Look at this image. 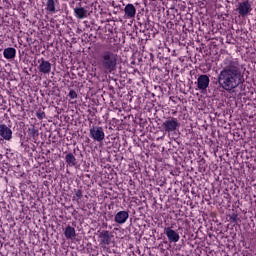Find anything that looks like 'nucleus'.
<instances>
[{
	"label": "nucleus",
	"mask_w": 256,
	"mask_h": 256,
	"mask_svg": "<svg viewBox=\"0 0 256 256\" xmlns=\"http://www.w3.org/2000/svg\"><path fill=\"white\" fill-rule=\"evenodd\" d=\"M36 117H38V119H45V112L42 110H38L36 113Z\"/></svg>",
	"instance_id": "obj_20"
},
{
	"label": "nucleus",
	"mask_w": 256,
	"mask_h": 256,
	"mask_svg": "<svg viewBox=\"0 0 256 256\" xmlns=\"http://www.w3.org/2000/svg\"><path fill=\"white\" fill-rule=\"evenodd\" d=\"M119 61V55L116 51L106 50L100 54L98 65L104 73H113L117 70V62Z\"/></svg>",
	"instance_id": "obj_2"
},
{
	"label": "nucleus",
	"mask_w": 256,
	"mask_h": 256,
	"mask_svg": "<svg viewBox=\"0 0 256 256\" xmlns=\"http://www.w3.org/2000/svg\"><path fill=\"white\" fill-rule=\"evenodd\" d=\"M127 219H129V212L127 211H119L114 217L115 223H119V225L127 223Z\"/></svg>",
	"instance_id": "obj_10"
},
{
	"label": "nucleus",
	"mask_w": 256,
	"mask_h": 256,
	"mask_svg": "<svg viewBox=\"0 0 256 256\" xmlns=\"http://www.w3.org/2000/svg\"><path fill=\"white\" fill-rule=\"evenodd\" d=\"M68 97H70V99H77V92L75 90H70Z\"/></svg>",
	"instance_id": "obj_19"
},
{
	"label": "nucleus",
	"mask_w": 256,
	"mask_h": 256,
	"mask_svg": "<svg viewBox=\"0 0 256 256\" xmlns=\"http://www.w3.org/2000/svg\"><path fill=\"white\" fill-rule=\"evenodd\" d=\"M38 63V71L40 73H43L44 75H49V73H51V62L45 60V58H41L38 60Z\"/></svg>",
	"instance_id": "obj_7"
},
{
	"label": "nucleus",
	"mask_w": 256,
	"mask_h": 256,
	"mask_svg": "<svg viewBox=\"0 0 256 256\" xmlns=\"http://www.w3.org/2000/svg\"><path fill=\"white\" fill-rule=\"evenodd\" d=\"M65 159H66V163H68L70 167H75V165H77V159L72 153L67 154Z\"/></svg>",
	"instance_id": "obj_17"
},
{
	"label": "nucleus",
	"mask_w": 256,
	"mask_h": 256,
	"mask_svg": "<svg viewBox=\"0 0 256 256\" xmlns=\"http://www.w3.org/2000/svg\"><path fill=\"white\" fill-rule=\"evenodd\" d=\"M0 137L4 138L5 141H11V139H13V131L11 130V128H8L7 125L1 124Z\"/></svg>",
	"instance_id": "obj_8"
},
{
	"label": "nucleus",
	"mask_w": 256,
	"mask_h": 256,
	"mask_svg": "<svg viewBox=\"0 0 256 256\" xmlns=\"http://www.w3.org/2000/svg\"><path fill=\"white\" fill-rule=\"evenodd\" d=\"M3 55L5 59H15V55H17V50L15 48H6L4 49Z\"/></svg>",
	"instance_id": "obj_14"
},
{
	"label": "nucleus",
	"mask_w": 256,
	"mask_h": 256,
	"mask_svg": "<svg viewBox=\"0 0 256 256\" xmlns=\"http://www.w3.org/2000/svg\"><path fill=\"white\" fill-rule=\"evenodd\" d=\"M100 237H102L101 243L104 245H110L111 244V235L109 234V231L104 230L100 233Z\"/></svg>",
	"instance_id": "obj_15"
},
{
	"label": "nucleus",
	"mask_w": 256,
	"mask_h": 256,
	"mask_svg": "<svg viewBox=\"0 0 256 256\" xmlns=\"http://www.w3.org/2000/svg\"><path fill=\"white\" fill-rule=\"evenodd\" d=\"M74 193H75V195L73 196V201L79 202V200L82 199V197H83V192L78 189V190H74Z\"/></svg>",
	"instance_id": "obj_18"
},
{
	"label": "nucleus",
	"mask_w": 256,
	"mask_h": 256,
	"mask_svg": "<svg viewBox=\"0 0 256 256\" xmlns=\"http://www.w3.org/2000/svg\"><path fill=\"white\" fill-rule=\"evenodd\" d=\"M236 11H238L241 17H247V14L250 11H253V8H251V2H249V0L239 2Z\"/></svg>",
	"instance_id": "obj_4"
},
{
	"label": "nucleus",
	"mask_w": 256,
	"mask_h": 256,
	"mask_svg": "<svg viewBox=\"0 0 256 256\" xmlns=\"http://www.w3.org/2000/svg\"><path fill=\"white\" fill-rule=\"evenodd\" d=\"M164 233L166 234L170 243H177L179 239H181V236H179L177 231L173 230V227L164 228Z\"/></svg>",
	"instance_id": "obj_6"
},
{
	"label": "nucleus",
	"mask_w": 256,
	"mask_h": 256,
	"mask_svg": "<svg viewBox=\"0 0 256 256\" xmlns=\"http://www.w3.org/2000/svg\"><path fill=\"white\" fill-rule=\"evenodd\" d=\"M210 82H211V80L209 79V76L200 75L197 80L198 89H200V91H206L207 87H209Z\"/></svg>",
	"instance_id": "obj_9"
},
{
	"label": "nucleus",
	"mask_w": 256,
	"mask_h": 256,
	"mask_svg": "<svg viewBox=\"0 0 256 256\" xmlns=\"http://www.w3.org/2000/svg\"><path fill=\"white\" fill-rule=\"evenodd\" d=\"M64 234L66 239H75V237H77V234L75 233V228L71 226L66 227Z\"/></svg>",
	"instance_id": "obj_16"
},
{
	"label": "nucleus",
	"mask_w": 256,
	"mask_h": 256,
	"mask_svg": "<svg viewBox=\"0 0 256 256\" xmlns=\"http://www.w3.org/2000/svg\"><path fill=\"white\" fill-rule=\"evenodd\" d=\"M162 127L166 133H173V131H177V127H179V121L177 118H170L163 122Z\"/></svg>",
	"instance_id": "obj_5"
},
{
	"label": "nucleus",
	"mask_w": 256,
	"mask_h": 256,
	"mask_svg": "<svg viewBox=\"0 0 256 256\" xmlns=\"http://www.w3.org/2000/svg\"><path fill=\"white\" fill-rule=\"evenodd\" d=\"M219 86L225 91H233L243 83L241 64L233 57H227L222 62V71L218 75Z\"/></svg>",
	"instance_id": "obj_1"
},
{
	"label": "nucleus",
	"mask_w": 256,
	"mask_h": 256,
	"mask_svg": "<svg viewBox=\"0 0 256 256\" xmlns=\"http://www.w3.org/2000/svg\"><path fill=\"white\" fill-rule=\"evenodd\" d=\"M59 1L57 0H47L46 2V11H49V13H57V9L55 8V5H57Z\"/></svg>",
	"instance_id": "obj_13"
},
{
	"label": "nucleus",
	"mask_w": 256,
	"mask_h": 256,
	"mask_svg": "<svg viewBox=\"0 0 256 256\" xmlns=\"http://www.w3.org/2000/svg\"><path fill=\"white\" fill-rule=\"evenodd\" d=\"M90 137L98 143L103 142L105 140V131L103 130V127L93 126L90 128Z\"/></svg>",
	"instance_id": "obj_3"
},
{
	"label": "nucleus",
	"mask_w": 256,
	"mask_h": 256,
	"mask_svg": "<svg viewBox=\"0 0 256 256\" xmlns=\"http://www.w3.org/2000/svg\"><path fill=\"white\" fill-rule=\"evenodd\" d=\"M74 13L77 17V19H85L87 18V15H89V12L85 10L83 7H77L74 9Z\"/></svg>",
	"instance_id": "obj_12"
},
{
	"label": "nucleus",
	"mask_w": 256,
	"mask_h": 256,
	"mask_svg": "<svg viewBox=\"0 0 256 256\" xmlns=\"http://www.w3.org/2000/svg\"><path fill=\"white\" fill-rule=\"evenodd\" d=\"M124 13H125L127 19H133V17H135V15L137 13V9L135 8V6L133 4H128L124 8Z\"/></svg>",
	"instance_id": "obj_11"
}]
</instances>
